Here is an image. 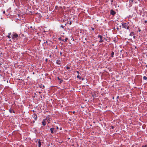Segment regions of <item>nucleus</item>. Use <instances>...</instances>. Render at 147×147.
Here are the masks:
<instances>
[{"label": "nucleus", "mask_w": 147, "mask_h": 147, "mask_svg": "<svg viewBox=\"0 0 147 147\" xmlns=\"http://www.w3.org/2000/svg\"><path fill=\"white\" fill-rule=\"evenodd\" d=\"M11 36L13 39L16 40L18 39V38L19 37V36L16 33H13L12 34Z\"/></svg>", "instance_id": "f257e3e1"}, {"label": "nucleus", "mask_w": 147, "mask_h": 147, "mask_svg": "<svg viewBox=\"0 0 147 147\" xmlns=\"http://www.w3.org/2000/svg\"><path fill=\"white\" fill-rule=\"evenodd\" d=\"M122 26L123 28H126L127 29H128L129 28V26H128L127 24L126 23L122 24Z\"/></svg>", "instance_id": "f03ea898"}, {"label": "nucleus", "mask_w": 147, "mask_h": 147, "mask_svg": "<svg viewBox=\"0 0 147 147\" xmlns=\"http://www.w3.org/2000/svg\"><path fill=\"white\" fill-rule=\"evenodd\" d=\"M50 130L51 131V133L52 134H53L54 132H55V129L54 128H52L50 129Z\"/></svg>", "instance_id": "7ed1b4c3"}, {"label": "nucleus", "mask_w": 147, "mask_h": 147, "mask_svg": "<svg viewBox=\"0 0 147 147\" xmlns=\"http://www.w3.org/2000/svg\"><path fill=\"white\" fill-rule=\"evenodd\" d=\"M111 14L113 15H115L116 14V12L113 9L111 10Z\"/></svg>", "instance_id": "20e7f679"}, {"label": "nucleus", "mask_w": 147, "mask_h": 147, "mask_svg": "<svg viewBox=\"0 0 147 147\" xmlns=\"http://www.w3.org/2000/svg\"><path fill=\"white\" fill-rule=\"evenodd\" d=\"M38 147H40L41 145V143L40 141V140H39L38 141Z\"/></svg>", "instance_id": "39448f33"}, {"label": "nucleus", "mask_w": 147, "mask_h": 147, "mask_svg": "<svg viewBox=\"0 0 147 147\" xmlns=\"http://www.w3.org/2000/svg\"><path fill=\"white\" fill-rule=\"evenodd\" d=\"M42 125L44 126L45 125H46V122L45 121V120H44L42 121Z\"/></svg>", "instance_id": "423d86ee"}, {"label": "nucleus", "mask_w": 147, "mask_h": 147, "mask_svg": "<svg viewBox=\"0 0 147 147\" xmlns=\"http://www.w3.org/2000/svg\"><path fill=\"white\" fill-rule=\"evenodd\" d=\"M60 60H57L56 61V63L57 64H58V65L60 64Z\"/></svg>", "instance_id": "0eeeda50"}, {"label": "nucleus", "mask_w": 147, "mask_h": 147, "mask_svg": "<svg viewBox=\"0 0 147 147\" xmlns=\"http://www.w3.org/2000/svg\"><path fill=\"white\" fill-rule=\"evenodd\" d=\"M9 112H10L11 113H12L13 112V113H15V112H14V111L13 110V109H9Z\"/></svg>", "instance_id": "6e6552de"}, {"label": "nucleus", "mask_w": 147, "mask_h": 147, "mask_svg": "<svg viewBox=\"0 0 147 147\" xmlns=\"http://www.w3.org/2000/svg\"><path fill=\"white\" fill-rule=\"evenodd\" d=\"M134 33L133 32H131V33L129 35V36H132L133 35H134Z\"/></svg>", "instance_id": "1a4fd4ad"}, {"label": "nucleus", "mask_w": 147, "mask_h": 147, "mask_svg": "<svg viewBox=\"0 0 147 147\" xmlns=\"http://www.w3.org/2000/svg\"><path fill=\"white\" fill-rule=\"evenodd\" d=\"M77 77L80 80H81V79L82 77L78 75L77 76Z\"/></svg>", "instance_id": "9d476101"}, {"label": "nucleus", "mask_w": 147, "mask_h": 147, "mask_svg": "<svg viewBox=\"0 0 147 147\" xmlns=\"http://www.w3.org/2000/svg\"><path fill=\"white\" fill-rule=\"evenodd\" d=\"M58 39L59 40H61L62 41H64V40L63 39H62L61 38V37L59 38Z\"/></svg>", "instance_id": "9b49d317"}, {"label": "nucleus", "mask_w": 147, "mask_h": 147, "mask_svg": "<svg viewBox=\"0 0 147 147\" xmlns=\"http://www.w3.org/2000/svg\"><path fill=\"white\" fill-rule=\"evenodd\" d=\"M114 54V53L113 52H112L111 53V57H113V55Z\"/></svg>", "instance_id": "f8f14e48"}, {"label": "nucleus", "mask_w": 147, "mask_h": 147, "mask_svg": "<svg viewBox=\"0 0 147 147\" xmlns=\"http://www.w3.org/2000/svg\"><path fill=\"white\" fill-rule=\"evenodd\" d=\"M40 87L41 88H43L45 87V86L44 85H41L40 86Z\"/></svg>", "instance_id": "ddd939ff"}, {"label": "nucleus", "mask_w": 147, "mask_h": 147, "mask_svg": "<svg viewBox=\"0 0 147 147\" xmlns=\"http://www.w3.org/2000/svg\"><path fill=\"white\" fill-rule=\"evenodd\" d=\"M143 79L144 80H146L147 79V78L146 76H144L143 77Z\"/></svg>", "instance_id": "4468645a"}, {"label": "nucleus", "mask_w": 147, "mask_h": 147, "mask_svg": "<svg viewBox=\"0 0 147 147\" xmlns=\"http://www.w3.org/2000/svg\"><path fill=\"white\" fill-rule=\"evenodd\" d=\"M133 0H129V2L130 3H133Z\"/></svg>", "instance_id": "2eb2a0df"}, {"label": "nucleus", "mask_w": 147, "mask_h": 147, "mask_svg": "<svg viewBox=\"0 0 147 147\" xmlns=\"http://www.w3.org/2000/svg\"><path fill=\"white\" fill-rule=\"evenodd\" d=\"M103 41V40L102 39V38H100V40L99 41V42L100 43L102 42Z\"/></svg>", "instance_id": "dca6fc26"}, {"label": "nucleus", "mask_w": 147, "mask_h": 147, "mask_svg": "<svg viewBox=\"0 0 147 147\" xmlns=\"http://www.w3.org/2000/svg\"><path fill=\"white\" fill-rule=\"evenodd\" d=\"M68 39V38H65V39L64 40V41L65 42H66L67 41V40Z\"/></svg>", "instance_id": "f3484780"}, {"label": "nucleus", "mask_w": 147, "mask_h": 147, "mask_svg": "<svg viewBox=\"0 0 147 147\" xmlns=\"http://www.w3.org/2000/svg\"><path fill=\"white\" fill-rule=\"evenodd\" d=\"M98 37L100 38H102V36L100 35H99L98 36Z\"/></svg>", "instance_id": "a211bd4d"}, {"label": "nucleus", "mask_w": 147, "mask_h": 147, "mask_svg": "<svg viewBox=\"0 0 147 147\" xmlns=\"http://www.w3.org/2000/svg\"><path fill=\"white\" fill-rule=\"evenodd\" d=\"M7 37H8L9 38H11V37L10 35H8L6 36Z\"/></svg>", "instance_id": "6ab92c4d"}, {"label": "nucleus", "mask_w": 147, "mask_h": 147, "mask_svg": "<svg viewBox=\"0 0 147 147\" xmlns=\"http://www.w3.org/2000/svg\"><path fill=\"white\" fill-rule=\"evenodd\" d=\"M66 69H70V67L68 66H67L66 67Z\"/></svg>", "instance_id": "aec40b11"}, {"label": "nucleus", "mask_w": 147, "mask_h": 147, "mask_svg": "<svg viewBox=\"0 0 147 147\" xmlns=\"http://www.w3.org/2000/svg\"><path fill=\"white\" fill-rule=\"evenodd\" d=\"M142 147H147V145H146L145 146H143Z\"/></svg>", "instance_id": "412c9836"}, {"label": "nucleus", "mask_w": 147, "mask_h": 147, "mask_svg": "<svg viewBox=\"0 0 147 147\" xmlns=\"http://www.w3.org/2000/svg\"><path fill=\"white\" fill-rule=\"evenodd\" d=\"M76 72L78 74H80V72L78 71H77Z\"/></svg>", "instance_id": "4be33fe9"}, {"label": "nucleus", "mask_w": 147, "mask_h": 147, "mask_svg": "<svg viewBox=\"0 0 147 147\" xmlns=\"http://www.w3.org/2000/svg\"><path fill=\"white\" fill-rule=\"evenodd\" d=\"M36 116L35 117V119H36H36L37 118V116L36 115H35L34 116Z\"/></svg>", "instance_id": "5701e85b"}, {"label": "nucleus", "mask_w": 147, "mask_h": 147, "mask_svg": "<svg viewBox=\"0 0 147 147\" xmlns=\"http://www.w3.org/2000/svg\"><path fill=\"white\" fill-rule=\"evenodd\" d=\"M57 79H58V80H61L60 79V78H59V77H58L57 78Z\"/></svg>", "instance_id": "b1692460"}, {"label": "nucleus", "mask_w": 147, "mask_h": 147, "mask_svg": "<svg viewBox=\"0 0 147 147\" xmlns=\"http://www.w3.org/2000/svg\"><path fill=\"white\" fill-rule=\"evenodd\" d=\"M60 80L61 81L60 82V83H61L63 81V80Z\"/></svg>", "instance_id": "393cba45"}, {"label": "nucleus", "mask_w": 147, "mask_h": 147, "mask_svg": "<svg viewBox=\"0 0 147 147\" xmlns=\"http://www.w3.org/2000/svg\"><path fill=\"white\" fill-rule=\"evenodd\" d=\"M61 27L62 28H64V27H63V25H61Z\"/></svg>", "instance_id": "a878e982"}, {"label": "nucleus", "mask_w": 147, "mask_h": 147, "mask_svg": "<svg viewBox=\"0 0 147 147\" xmlns=\"http://www.w3.org/2000/svg\"><path fill=\"white\" fill-rule=\"evenodd\" d=\"M71 21H70V22H69V24L70 25H71Z\"/></svg>", "instance_id": "bb28decb"}, {"label": "nucleus", "mask_w": 147, "mask_h": 147, "mask_svg": "<svg viewBox=\"0 0 147 147\" xmlns=\"http://www.w3.org/2000/svg\"><path fill=\"white\" fill-rule=\"evenodd\" d=\"M11 33H8V35H10H10H11Z\"/></svg>", "instance_id": "cd10ccee"}, {"label": "nucleus", "mask_w": 147, "mask_h": 147, "mask_svg": "<svg viewBox=\"0 0 147 147\" xmlns=\"http://www.w3.org/2000/svg\"><path fill=\"white\" fill-rule=\"evenodd\" d=\"M47 43V41H46L45 42H44V43Z\"/></svg>", "instance_id": "c85d7f7f"}, {"label": "nucleus", "mask_w": 147, "mask_h": 147, "mask_svg": "<svg viewBox=\"0 0 147 147\" xmlns=\"http://www.w3.org/2000/svg\"><path fill=\"white\" fill-rule=\"evenodd\" d=\"M5 11H3V14H5Z\"/></svg>", "instance_id": "c756f323"}, {"label": "nucleus", "mask_w": 147, "mask_h": 147, "mask_svg": "<svg viewBox=\"0 0 147 147\" xmlns=\"http://www.w3.org/2000/svg\"><path fill=\"white\" fill-rule=\"evenodd\" d=\"M72 113H75V111H73L72 112Z\"/></svg>", "instance_id": "7c9ffc66"}, {"label": "nucleus", "mask_w": 147, "mask_h": 147, "mask_svg": "<svg viewBox=\"0 0 147 147\" xmlns=\"http://www.w3.org/2000/svg\"><path fill=\"white\" fill-rule=\"evenodd\" d=\"M147 22V21L146 20V21H145V23H146Z\"/></svg>", "instance_id": "2f4dec72"}, {"label": "nucleus", "mask_w": 147, "mask_h": 147, "mask_svg": "<svg viewBox=\"0 0 147 147\" xmlns=\"http://www.w3.org/2000/svg\"><path fill=\"white\" fill-rule=\"evenodd\" d=\"M60 55H62V53L61 52L60 53Z\"/></svg>", "instance_id": "473e14b6"}, {"label": "nucleus", "mask_w": 147, "mask_h": 147, "mask_svg": "<svg viewBox=\"0 0 147 147\" xmlns=\"http://www.w3.org/2000/svg\"><path fill=\"white\" fill-rule=\"evenodd\" d=\"M136 37L135 36H133V37L134 38H135V37Z\"/></svg>", "instance_id": "72a5a7b5"}, {"label": "nucleus", "mask_w": 147, "mask_h": 147, "mask_svg": "<svg viewBox=\"0 0 147 147\" xmlns=\"http://www.w3.org/2000/svg\"><path fill=\"white\" fill-rule=\"evenodd\" d=\"M111 2H113V0H111Z\"/></svg>", "instance_id": "f704fd0d"}, {"label": "nucleus", "mask_w": 147, "mask_h": 147, "mask_svg": "<svg viewBox=\"0 0 147 147\" xmlns=\"http://www.w3.org/2000/svg\"><path fill=\"white\" fill-rule=\"evenodd\" d=\"M57 129H58L59 128H58V127H57Z\"/></svg>", "instance_id": "c9c22d12"}, {"label": "nucleus", "mask_w": 147, "mask_h": 147, "mask_svg": "<svg viewBox=\"0 0 147 147\" xmlns=\"http://www.w3.org/2000/svg\"><path fill=\"white\" fill-rule=\"evenodd\" d=\"M92 30H94V28H92Z\"/></svg>", "instance_id": "e433bc0d"}, {"label": "nucleus", "mask_w": 147, "mask_h": 147, "mask_svg": "<svg viewBox=\"0 0 147 147\" xmlns=\"http://www.w3.org/2000/svg\"><path fill=\"white\" fill-rule=\"evenodd\" d=\"M39 93H40V94L41 93V92H39Z\"/></svg>", "instance_id": "4c0bfd02"}, {"label": "nucleus", "mask_w": 147, "mask_h": 147, "mask_svg": "<svg viewBox=\"0 0 147 147\" xmlns=\"http://www.w3.org/2000/svg\"><path fill=\"white\" fill-rule=\"evenodd\" d=\"M135 48L136 49V48H137V47H136H136H135Z\"/></svg>", "instance_id": "58836bf2"}, {"label": "nucleus", "mask_w": 147, "mask_h": 147, "mask_svg": "<svg viewBox=\"0 0 147 147\" xmlns=\"http://www.w3.org/2000/svg\"><path fill=\"white\" fill-rule=\"evenodd\" d=\"M140 31H141V30H139V32H140Z\"/></svg>", "instance_id": "ea45409f"}, {"label": "nucleus", "mask_w": 147, "mask_h": 147, "mask_svg": "<svg viewBox=\"0 0 147 147\" xmlns=\"http://www.w3.org/2000/svg\"><path fill=\"white\" fill-rule=\"evenodd\" d=\"M112 128L113 129V127H112Z\"/></svg>", "instance_id": "a19ab883"}, {"label": "nucleus", "mask_w": 147, "mask_h": 147, "mask_svg": "<svg viewBox=\"0 0 147 147\" xmlns=\"http://www.w3.org/2000/svg\"><path fill=\"white\" fill-rule=\"evenodd\" d=\"M146 67H147V65H146Z\"/></svg>", "instance_id": "79ce46f5"}, {"label": "nucleus", "mask_w": 147, "mask_h": 147, "mask_svg": "<svg viewBox=\"0 0 147 147\" xmlns=\"http://www.w3.org/2000/svg\"><path fill=\"white\" fill-rule=\"evenodd\" d=\"M49 126H48V127H47V128H48V127H49Z\"/></svg>", "instance_id": "37998d69"}, {"label": "nucleus", "mask_w": 147, "mask_h": 147, "mask_svg": "<svg viewBox=\"0 0 147 147\" xmlns=\"http://www.w3.org/2000/svg\"><path fill=\"white\" fill-rule=\"evenodd\" d=\"M49 126H48V127H47V128H48V127H49Z\"/></svg>", "instance_id": "c03bdc74"}]
</instances>
